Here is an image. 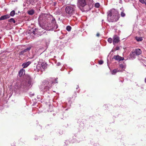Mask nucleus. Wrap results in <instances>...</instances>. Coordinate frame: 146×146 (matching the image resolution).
Instances as JSON below:
<instances>
[{"label":"nucleus","instance_id":"obj_1","mask_svg":"<svg viewBox=\"0 0 146 146\" xmlns=\"http://www.w3.org/2000/svg\"><path fill=\"white\" fill-rule=\"evenodd\" d=\"M58 78H52L48 81L44 80L43 81L42 84L40 86V88L43 92H47L48 93L50 92V90L51 87V84H52L57 83Z\"/></svg>","mask_w":146,"mask_h":146},{"label":"nucleus","instance_id":"obj_4","mask_svg":"<svg viewBox=\"0 0 146 146\" xmlns=\"http://www.w3.org/2000/svg\"><path fill=\"white\" fill-rule=\"evenodd\" d=\"M76 6L75 5H72L67 6L65 8V11L68 14V17H69L75 13Z\"/></svg>","mask_w":146,"mask_h":146},{"label":"nucleus","instance_id":"obj_18","mask_svg":"<svg viewBox=\"0 0 146 146\" xmlns=\"http://www.w3.org/2000/svg\"><path fill=\"white\" fill-rule=\"evenodd\" d=\"M43 70L45 69L47 67V64L46 63H42L40 64Z\"/></svg>","mask_w":146,"mask_h":146},{"label":"nucleus","instance_id":"obj_13","mask_svg":"<svg viewBox=\"0 0 146 146\" xmlns=\"http://www.w3.org/2000/svg\"><path fill=\"white\" fill-rule=\"evenodd\" d=\"M134 51L137 56H139L142 53L141 50L139 48L136 49Z\"/></svg>","mask_w":146,"mask_h":146},{"label":"nucleus","instance_id":"obj_28","mask_svg":"<svg viewBox=\"0 0 146 146\" xmlns=\"http://www.w3.org/2000/svg\"><path fill=\"white\" fill-rule=\"evenodd\" d=\"M108 41L109 43H112L113 40L112 38H110L108 39Z\"/></svg>","mask_w":146,"mask_h":146},{"label":"nucleus","instance_id":"obj_10","mask_svg":"<svg viewBox=\"0 0 146 146\" xmlns=\"http://www.w3.org/2000/svg\"><path fill=\"white\" fill-rule=\"evenodd\" d=\"M113 58L119 61L123 60L124 59L123 57H121L118 55H114L113 57Z\"/></svg>","mask_w":146,"mask_h":146},{"label":"nucleus","instance_id":"obj_24","mask_svg":"<svg viewBox=\"0 0 146 146\" xmlns=\"http://www.w3.org/2000/svg\"><path fill=\"white\" fill-rule=\"evenodd\" d=\"M8 21L10 22H13L15 23L16 22L14 19L13 18H11L8 20Z\"/></svg>","mask_w":146,"mask_h":146},{"label":"nucleus","instance_id":"obj_3","mask_svg":"<svg viewBox=\"0 0 146 146\" xmlns=\"http://www.w3.org/2000/svg\"><path fill=\"white\" fill-rule=\"evenodd\" d=\"M108 21L110 22H115L119 19V16L117 10L112 9L107 12Z\"/></svg>","mask_w":146,"mask_h":146},{"label":"nucleus","instance_id":"obj_43","mask_svg":"<svg viewBox=\"0 0 146 146\" xmlns=\"http://www.w3.org/2000/svg\"><path fill=\"white\" fill-rule=\"evenodd\" d=\"M121 1L120 2V3H121Z\"/></svg>","mask_w":146,"mask_h":146},{"label":"nucleus","instance_id":"obj_20","mask_svg":"<svg viewBox=\"0 0 146 146\" xmlns=\"http://www.w3.org/2000/svg\"><path fill=\"white\" fill-rule=\"evenodd\" d=\"M49 19H52V23H56V20L53 17L52 15H49Z\"/></svg>","mask_w":146,"mask_h":146},{"label":"nucleus","instance_id":"obj_37","mask_svg":"<svg viewBox=\"0 0 146 146\" xmlns=\"http://www.w3.org/2000/svg\"><path fill=\"white\" fill-rule=\"evenodd\" d=\"M79 88V87L78 85H77V88H76V89H78Z\"/></svg>","mask_w":146,"mask_h":146},{"label":"nucleus","instance_id":"obj_40","mask_svg":"<svg viewBox=\"0 0 146 146\" xmlns=\"http://www.w3.org/2000/svg\"><path fill=\"white\" fill-rule=\"evenodd\" d=\"M79 92V90L77 91V92Z\"/></svg>","mask_w":146,"mask_h":146},{"label":"nucleus","instance_id":"obj_6","mask_svg":"<svg viewBox=\"0 0 146 146\" xmlns=\"http://www.w3.org/2000/svg\"><path fill=\"white\" fill-rule=\"evenodd\" d=\"M31 48V46H29L23 50H22L19 53V55H25L27 53L29 52Z\"/></svg>","mask_w":146,"mask_h":146},{"label":"nucleus","instance_id":"obj_33","mask_svg":"<svg viewBox=\"0 0 146 146\" xmlns=\"http://www.w3.org/2000/svg\"><path fill=\"white\" fill-rule=\"evenodd\" d=\"M61 64L60 62H58L56 64V65L57 66H59Z\"/></svg>","mask_w":146,"mask_h":146},{"label":"nucleus","instance_id":"obj_14","mask_svg":"<svg viewBox=\"0 0 146 146\" xmlns=\"http://www.w3.org/2000/svg\"><path fill=\"white\" fill-rule=\"evenodd\" d=\"M125 64H121L119 65V67L118 68L119 69L121 70L120 72H122L124 70L125 68Z\"/></svg>","mask_w":146,"mask_h":146},{"label":"nucleus","instance_id":"obj_2","mask_svg":"<svg viewBox=\"0 0 146 146\" xmlns=\"http://www.w3.org/2000/svg\"><path fill=\"white\" fill-rule=\"evenodd\" d=\"M31 80H29L28 82H23L21 84L16 83L15 85V88L23 92H27L32 86Z\"/></svg>","mask_w":146,"mask_h":146},{"label":"nucleus","instance_id":"obj_15","mask_svg":"<svg viewBox=\"0 0 146 146\" xmlns=\"http://www.w3.org/2000/svg\"><path fill=\"white\" fill-rule=\"evenodd\" d=\"M36 71L37 72L42 71L40 64L39 63L37 64L36 66Z\"/></svg>","mask_w":146,"mask_h":146},{"label":"nucleus","instance_id":"obj_41","mask_svg":"<svg viewBox=\"0 0 146 146\" xmlns=\"http://www.w3.org/2000/svg\"><path fill=\"white\" fill-rule=\"evenodd\" d=\"M1 37L0 36V39H1Z\"/></svg>","mask_w":146,"mask_h":146},{"label":"nucleus","instance_id":"obj_29","mask_svg":"<svg viewBox=\"0 0 146 146\" xmlns=\"http://www.w3.org/2000/svg\"><path fill=\"white\" fill-rule=\"evenodd\" d=\"M121 17H124L125 16V14L123 11H122L121 12Z\"/></svg>","mask_w":146,"mask_h":146},{"label":"nucleus","instance_id":"obj_12","mask_svg":"<svg viewBox=\"0 0 146 146\" xmlns=\"http://www.w3.org/2000/svg\"><path fill=\"white\" fill-rule=\"evenodd\" d=\"M10 17L9 15L7 14L5 15H3L0 17V20H3L6 19Z\"/></svg>","mask_w":146,"mask_h":146},{"label":"nucleus","instance_id":"obj_17","mask_svg":"<svg viewBox=\"0 0 146 146\" xmlns=\"http://www.w3.org/2000/svg\"><path fill=\"white\" fill-rule=\"evenodd\" d=\"M25 70L23 69H21L19 71V74L20 76H22L23 75L25 74Z\"/></svg>","mask_w":146,"mask_h":146},{"label":"nucleus","instance_id":"obj_23","mask_svg":"<svg viewBox=\"0 0 146 146\" xmlns=\"http://www.w3.org/2000/svg\"><path fill=\"white\" fill-rule=\"evenodd\" d=\"M28 14L30 15H33L34 13V11L33 9H31L28 12Z\"/></svg>","mask_w":146,"mask_h":146},{"label":"nucleus","instance_id":"obj_31","mask_svg":"<svg viewBox=\"0 0 146 146\" xmlns=\"http://www.w3.org/2000/svg\"><path fill=\"white\" fill-rule=\"evenodd\" d=\"M139 1L143 4H144L145 3V2L144 0H139Z\"/></svg>","mask_w":146,"mask_h":146},{"label":"nucleus","instance_id":"obj_9","mask_svg":"<svg viewBox=\"0 0 146 146\" xmlns=\"http://www.w3.org/2000/svg\"><path fill=\"white\" fill-rule=\"evenodd\" d=\"M53 26L52 25V23L51 24H49L47 25H45L44 27L45 29L48 31H52Z\"/></svg>","mask_w":146,"mask_h":146},{"label":"nucleus","instance_id":"obj_32","mask_svg":"<svg viewBox=\"0 0 146 146\" xmlns=\"http://www.w3.org/2000/svg\"><path fill=\"white\" fill-rule=\"evenodd\" d=\"M37 30V29H35L34 30H33V33L34 34H35V33H36L35 31H36V30Z\"/></svg>","mask_w":146,"mask_h":146},{"label":"nucleus","instance_id":"obj_11","mask_svg":"<svg viewBox=\"0 0 146 146\" xmlns=\"http://www.w3.org/2000/svg\"><path fill=\"white\" fill-rule=\"evenodd\" d=\"M137 55L136 54L135 52L134 51H132L130 54V58L131 59L133 60L136 58V57Z\"/></svg>","mask_w":146,"mask_h":146},{"label":"nucleus","instance_id":"obj_5","mask_svg":"<svg viewBox=\"0 0 146 146\" xmlns=\"http://www.w3.org/2000/svg\"><path fill=\"white\" fill-rule=\"evenodd\" d=\"M49 16L46 14H42L40 15L38 19V22L40 26L49 20Z\"/></svg>","mask_w":146,"mask_h":146},{"label":"nucleus","instance_id":"obj_22","mask_svg":"<svg viewBox=\"0 0 146 146\" xmlns=\"http://www.w3.org/2000/svg\"><path fill=\"white\" fill-rule=\"evenodd\" d=\"M135 38L137 42L141 41L143 40V38L142 37L136 36Z\"/></svg>","mask_w":146,"mask_h":146},{"label":"nucleus","instance_id":"obj_30","mask_svg":"<svg viewBox=\"0 0 146 146\" xmlns=\"http://www.w3.org/2000/svg\"><path fill=\"white\" fill-rule=\"evenodd\" d=\"M104 63L103 61L102 60H100L99 61L98 63L100 65H101L102 64Z\"/></svg>","mask_w":146,"mask_h":146},{"label":"nucleus","instance_id":"obj_8","mask_svg":"<svg viewBox=\"0 0 146 146\" xmlns=\"http://www.w3.org/2000/svg\"><path fill=\"white\" fill-rule=\"evenodd\" d=\"M78 6L84 7L86 5V0H78Z\"/></svg>","mask_w":146,"mask_h":146},{"label":"nucleus","instance_id":"obj_38","mask_svg":"<svg viewBox=\"0 0 146 146\" xmlns=\"http://www.w3.org/2000/svg\"><path fill=\"white\" fill-rule=\"evenodd\" d=\"M73 141V142H78V141Z\"/></svg>","mask_w":146,"mask_h":146},{"label":"nucleus","instance_id":"obj_19","mask_svg":"<svg viewBox=\"0 0 146 146\" xmlns=\"http://www.w3.org/2000/svg\"><path fill=\"white\" fill-rule=\"evenodd\" d=\"M52 25L53 26L52 30H55L58 28V25L56 23H52Z\"/></svg>","mask_w":146,"mask_h":146},{"label":"nucleus","instance_id":"obj_42","mask_svg":"<svg viewBox=\"0 0 146 146\" xmlns=\"http://www.w3.org/2000/svg\"><path fill=\"white\" fill-rule=\"evenodd\" d=\"M121 1L120 2V3H121Z\"/></svg>","mask_w":146,"mask_h":146},{"label":"nucleus","instance_id":"obj_27","mask_svg":"<svg viewBox=\"0 0 146 146\" xmlns=\"http://www.w3.org/2000/svg\"><path fill=\"white\" fill-rule=\"evenodd\" d=\"M100 6V5L99 3H97L95 4V7L97 8H98Z\"/></svg>","mask_w":146,"mask_h":146},{"label":"nucleus","instance_id":"obj_35","mask_svg":"<svg viewBox=\"0 0 146 146\" xmlns=\"http://www.w3.org/2000/svg\"><path fill=\"white\" fill-rule=\"evenodd\" d=\"M96 36L97 37H99L100 36V34L99 33H97L96 35Z\"/></svg>","mask_w":146,"mask_h":146},{"label":"nucleus","instance_id":"obj_39","mask_svg":"<svg viewBox=\"0 0 146 146\" xmlns=\"http://www.w3.org/2000/svg\"><path fill=\"white\" fill-rule=\"evenodd\" d=\"M145 82L146 83V78L145 80Z\"/></svg>","mask_w":146,"mask_h":146},{"label":"nucleus","instance_id":"obj_34","mask_svg":"<svg viewBox=\"0 0 146 146\" xmlns=\"http://www.w3.org/2000/svg\"><path fill=\"white\" fill-rule=\"evenodd\" d=\"M119 47L118 46H117L116 48V50H119Z\"/></svg>","mask_w":146,"mask_h":146},{"label":"nucleus","instance_id":"obj_21","mask_svg":"<svg viewBox=\"0 0 146 146\" xmlns=\"http://www.w3.org/2000/svg\"><path fill=\"white\" fill-rule=\"evenodd\" d=\"M121 70H120L119 69L117 68L115 69H114L112 71V74H114L115 73H116L117 72H119L121 71Z\"/></svg>","mask_w":146,"mask_h":146},{"label":"nucleus","instance_id":"obj_36","mask_svg":"<svg viewBox=\"0 0 146 146\" xmlns=\"http://www.w3.org/2000/svg\"><path fill=\"white\" fill-rule=\"evenodd\" d=\"M17 1V0H13L12 1L13 2H15V1Z\"/></svg>","mask_w":146,"mask_h":146},{"label":"nucleus","instance_id":"obj_25","mask_svg":"<svg viewBox=\"0 0 146 146\" xmlns=\"http://www.w3.org/2000/svg\"><path fill=\"white\" fill-rule=\"evenodd\" d=\"M71 27L68 25L66 27V29L68 31H71Z\"/></svg>","mask_w":146,"mask_h":146},{"label":"nucleus","instance_id":"obj_7","mask_svg":"<svg viewBox=\"0 0 146 146\" xmlns=\"http://www.w3.org/2000/svg\"><path fill=\"white\" fill-rule=\"evenodd\" d=\"M113 43L114 45H115L120 41L119 38L117 35H114L113 37Z\"/></svg>","mask_w":146,"mask_h":146},{"label":"nucleus","instance_id":"obj_16","mask_svg":"<svg viewBox=\"0 0 146 146\" xmlns=\"http://www.w3.org/2000/svg\"><path fill=\"white\" fill-rule=\"evenodd\" d=\"M31 63V62L30 61L28 62H25L22 64V66L23 68H26Z\"/></svg>","mask_w":146,"mask_h":146},{"label":"nucleus","instance_id":"obj_26","mask_svg":"<svg viewBox=\"0 0 146 146\" xmlns=\"http://www.w3.org/2000/svg\"><path fill=\"white\" fill-rule=\"evenodd\" d=\"M15 15V11L14 10L12 11L10 13V15L12 17H13Z\"/></svg>","mask_w":146,"mask_h":146}]
</instances>
